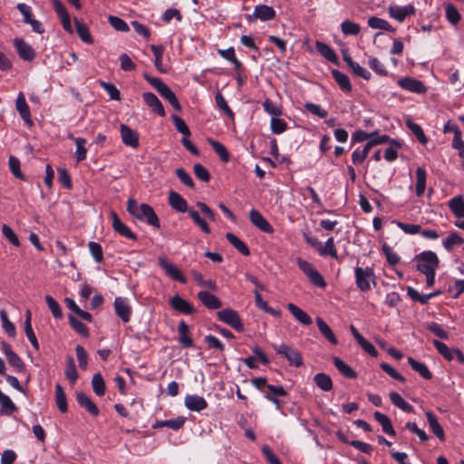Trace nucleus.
<instances>
[{"mask_svg":"<svg viewBox=\"0 0 464 464\" xmlns=\"http://www.w3.org/2000/svg\"><path fill=\"white\" fill-rule=\"evenodd\" d=\"M149 82L161 97L166 99L176 111H181V106L175 93L160 79L147 76Z\"/></svg>","mask_w":464,"mask_h":464,"instance_id":"f257e3e1","label":"nucleus"},{"mask_svg":"<svg viewBox=\"0 0 464 464\" xmlns=\"http://www.w3.org/2000/svg\"><path fill=\"white\" fill-rule=\"evenodd\" d=\"M273 348L277 354L285 357L291 366L301 367L304 364L303 356L296 349L285 343L273 344Z\"/></svg>","mask_w":464,"mask_h":464,"instance_id":"f03ea898","label":"nucleus"},{"mask_svg":"<svg viewBox=\"0 0 464 464\" xmlns=\"http://www.w3.org/2000/svg\"><path fill=\"white\" fill-rule=\"evenodd\" d=\"M354 272L356 285L361 291L367 292L371 289L372 283L375 285V276L372 268L357 266Z\"/></svg>","mask_w":464,"mask_h":464,"instance_id":"7ed1b4c3","label":"nucleus"},{"mask_svg":"<svg viewBox=\"0 0 464 464\" xmlns=\"http://www.w3.org/2000/svg\"><path fill=\"white\" fill-rule=\"evenodd\" d=\"M218 318L237 332L244 331V324L237 311L227 308L217 313Z\"/></svg>","mask_w":464,"mask_h":464,"instance_id":"20e7f679","label":"nucleus"},{"mask_svg":"<svg viewBox=\"0 0 464 464\" xmlns=\"http://www.w3.org/2000/svg\"><path fill=\"white\" fill-rule=\"evenodd\" d=\"M298 266L314 286L319 288L326 287L327 284L323 276L312 266L311 263H298Z\"/></svg>","mask_w":464,"mask_h":464,"instance_id":"39448f33","label":"nucleus"},{"mask_svg":"<svg viewBox=\"0 0 464 464\" xmlns=\"http://www.w3.org/2000/svg\"><path fill=\"white\" fill-rule=\"evenodd\" d=\"M398 85L406 91L418 94H422L427 92V87L421 81L411 77L401 78L398 81Z\"/></svg>","mask_w":464,"mask_h":464,"instance_id":"423d86ee","label":"nucleus"},{"mask_svg":"<svg viewBox=\"0 0 464 464\" xmlns=\"http://www.w3.org/2000/svg\"><path fill=\"white\" fill-rule=\"evenodd\" d=\"M111 227L115 232L128 239H135V234L118 217L114 210L110 211Z\"/></svg>","mask_w":464,"mask_h":464,"instance_id":"0eeeda50","label":"nucleus"},{"mask_svg":"<svg viewBox=\"0 0 464 464\" xmlns=\"http://www.w3.org/2000/svg\"><path fill=\"white\" fill-rule=\"evenodd\" d=\"M276 17V11L273 7L266 5H258L255 7L253 14L247 15L248 21L259 19L263 22L272 20Z\"/></svg>","mask_w":464,"mask_h":464,"instance_id":"6e6552de","label":"nucleus"},{"mask_svg":"<svg viewBox=\"0 0 464 464\" xmlns=\"http://www.w3.org/2000/svg\"><path fill=\"white\" fill-rule=\"evenodd\" d=\"M388 12L392 18L401 23L407 16L414 14L416 9L412 5H408L405 6L391 5L388 8Z\"/></svg>","mask_w":464,"mask_h":464,"instance_id":"1a4fd4ad","label":"nucleus"},{"mask_svg":"<svg viewBox=\"0 0 464 464\" xmlns=\"http://www.w3.org/2000/svg\"><path fill=\"white\" fill-rule=\"evenodd\" d=\"M169 304L179 314H192L195 312L193 305L179 295H175L169 299Z\"/></svg>","mask_w":464,"mask_h":464,"instance_id":"9d476101","label":"nucleus"},{"mask_svg":"<svg viewBox=\"0 0 464 464\" xmlns=\"http://www.w3.org/2000/svg\"><path fill=\"white\" fill-rule=\"evenodd\" d=\"M52 3L61 20L63 29L69 33H72L70 15L63 4L60 0H52Z\"/></svg>","mask_w":464,"mask_h":464,"instance_id":"9b49d317","label":"nucleus"},{"mask_svg":"<svg viewBox=\"0 0 464 464\" xmlns=\"http://www.w3.org/2000/svg\"><path fill=\"white\" fill-rule=\"evenodd\" d=\"M76 401L78 404L84 408L92 416H98L99 415V409L95 405V403L92 401L90 396H88L83 392H77L75 394Z\"/></svg>","mask_w":464,"mask_h":464,"instance_id":"f8f14e48","label":"nucleus"},{"mask_svg":"<svg viewBox=\"0 0 464 464\" xmlns=\"http://www.w3.org/2000/svg\"><path fill=\"white\" fill-rule=\"evenodd\" d=\"M14 44L21 59L24 61H32L34 59V50L23 39L15 38Z\"/></svg>","mask_w":464,"mask_h":464,"instance_id":"ddd939ff","label":"nucleus"},{"mask_svg":"<svg viewBox=\"0 0 464 464\" xmlns=\"http://www.w3.org/2000/svg\"><path fill=\"white\" fill-rule=\"evenodd\" d=\"M249 218L251 223L263 232L271 233L273 231L272 226L256 209H252L249 212Z\"/></svg>","mask_w":464,"mask_h":464,"instance_id":"4468645a","label":"nucleus"},{"mask_svg":"<svg viewBox=\"0 0 464 464\" xmlns=\"http://www.w3.org/2000/svg\"><path fill=\"white\" fill-rule=\"evenodd\" d=\"M114 309L116 314L125 323L129 322L130 317V307L128 300L123 297H116L114 301Z\"/></svg>","mask_w":464,"mask_h":464,"instance_id":"2eb2a0df","label":"nucleus"},{"mask_svg":"<svg viewBox=\"0 0 464 464\" xmlns=\"http://www.w3.org/2000/svg\"><path fill=\"white\" fill-rule=\"evenodd\" d=\"M199 301L210 310L219 309L222 306V302L214 295L208 291H200L198 293Z\"/></svg>","mask_w":464,"mask_h":464,"instance_id":"dca6fc26","label":"nucleus"},{"mask_svg":"<svg viewBox=\"0 0 464 464\" xmlns=\"http://www.w3.org/2000/svg\"><path fill=\"white\" fill-rule=\"evenodd\" d=\"M184 403L191 411H201L208 407L207 401L198 395H187Z\"/></svg>","mask_w":464,"mask_h":464,"instance_id":"f3484780","label":"nucleus"},{"mask_svg":"<svg viewBox=\"0 0 464 464\" xmlns=\"http://www.w3.org/2000/svg\"><path fill=\"white\" fill-rule=\"evenodd\" d=\"M425 415L430 430L440 441H444L446 440L445 432L439 423L437 416L431 411H426Z\"/></svg>","mask_w":464,"mask_h":464,"instance_id":"a211bd4d","label":"nucleus"},{"mask_svg":"<svg viewBox=\"0 0 464 464\" xmlns=\"http://www.w3.org/2000/svg\"><path fill=\"white\" fill-rule=\"evenodd\" d=\"M15 108L19 112L21 118L25 121V123H27L28 125H32L33 122L31 120L30 109L23 92H20L17 96L15 102Z\"/></svg>","mask_w":464,"mask_h":464,"instance_id":"6ab92c4d","label":"nucleus"},{"mask_svg":"<svg viewBox=\"0 0 464 464\" xmlns=\"http://www.w3.org/2000/svg\"><path fill=\"white\" fill-rule=\"evenodd\" d=\"M439 263H417V270L426 276L428 286H432L435 282V270Z\"/></svg>","mask_w":464,"mask_h":464,"instance_id":"aec40b11","label":"nucleus"},{"mask_svg":"<svg viewBox=\"0 0 464 464\" xmlns=\"http://www.w3.org/2000/svg\"><path fill=\"white\" fill-rule=\"evenodd\" d=\"M127 211L134 218L143 221L145 218V203H139L134 198H129Z\"/></svg>","mask_w":464,"mask_h":464,"instance_id":"412c9836","label":"nucleus"},{"mask_svg":"<svg viewBox=\"0 0 464 464\" xmlns=\"http://www.w3.org/2000/svg\"><path fill=\"white\" fill-rule=\"evenodd\" d=\"M253 353L256 356H249L245 359H243L244 363L249 368V369H256L257 368V365L256 363V358L260 361L261 363L264 365H266L269 363V360L266 353L258 347L255 346L253 348Z\"/></svg>","mask_w":464,"mask_h":464,"instance_id":"4be33fe9","label":"nucleus"},{"mask_svg":"<svg viewBox=\"0 0 464 464\" xmlns=\"http://www.w3.org/2000/svg\"><path fill=\"white\" fill-rule=\"evenodd\" d=\"M166 275L174 281L186 284L187 279L182 272L173 263H160Z\"/></svg>","mask_w":464,"mask_h":464,"instance_id":"5701e85b","label":"nucleus"},{"mask_svg":"<svg viewBox=\"0 0 464 464\" xmlns=\"http://www.w3.org/2000/svg\"><path fill=\"white\" fill-rule=\"evenodd\" d=\"M179 332V342L184 348H189L193 346V340L189 336V328L185 321L181 320L178 325Z\"/></svg>","mask_w":464,"mask_h":464,"instance_id":"b1692460","label":"nucleus"},{"mask_svg":"<svg viewBox=\"0 0 464 464\" xmlns=\"http://www.w3.org/2000/svg\"><path fill=\"white\" fill-rule=\"evenodd\" d=\"M287 309L289 312L293 314V316L302 324L304 325H310L313 323V320L311 316L305 313L304 310H302L297 305L289 303L287 304Z\"/></svg>","mask_w":464,"mask_h":464,"instance_id":"393cba45","label":"nucleus"},{"mask_svg":"<svg viewBox=\"0 0 464 464\" xmlns=\"http://www.w3.org/2000/svg\"><path fill=\"white\" fill-rule=\"evenodd\" d=\"M169 204L179 212L184 213L188 210L187 201L176 191H169Z\"/></svg>","mask_w":464,"mask_h":464,"instance_id":"a878e982","label":"nucleus"},{"mask_svg":"<svg viewBox=\"0 0 464 464\" xmlns=\"http://www.w3.org/2000/svg\"><path fill=\"white\" fill-rule=\"evenodd\" d=\"M333 362L336 369L342 373L345 378L348 379H355L357 377V373L354 370H353L345 362H343L339 357H333Z\"/></svg>","mask_w":464,"mask_h":464,"instance_id":"bb28decb","label":"nucleus"},{"mask_svg":"<svg viewBox=\"0 0 464 464\" xmlns=\"http://www.w3.org/2000/svg\"><path fill=\"white\" fill-rule=\"evenodd\" d=\"M121 135L124 144L137 147L138 146V135L130 127L126 125H121Z\"/></svg>","mask_w":464,"mask_h":464,"instance_id":"cd10ccee","label":"nucleus"},{"mask_svg":"<svg viewBox=\"0 0 464 464\" xmlns=\"http://www.w3.org/2000/svg\"><path fill=\"white\" fill-rule=\"evenodd\" d=\"M150 49L153 53V56H154L153 62H154V65H155L156 69L161 73L167 72L168 69L162 63V55L164 53V47L162 45H154L153 44L150 46Z\"/></svg>","mask_w":464,"mask_h":464,"instance_id":"c85d7f7f","label":"nucleus"},{"mask_svg":"<svg viewBox=\"0 0 464 464\" xmlns=\"http://www.w3.org/2000/svg\"><path fill=\"white\" fill-rule=\"evenodd\" d=\"M373 417L382 425L384 433L391 436L396 435L395 430L393 429L392 421L388 416L380 411H375L373 413Z\"/></svg>","mask_w":464,"mask_h":464,"instance_id":"c756f323","label":"nucleus"},{"mask_svg":"<svg viewBox=\"0 0 464 464\" xmlns=\"http://www.w3.org/2000/svg\"><path fill=\"white\" fill-rule=\"evenodd\" d=\"M408 362L411 367L417 372L423 379L430 380L432 379V373L427 367V365L423 362H418L412 357H408Z\"/></svg>","mask_w":464,"mask_h":464,"instance_id":"7c9ffc66","label":"nucleus"},{"mask_svg":"<svg viewBox=\"0 0 464 464\" xmlns=\"http://www.w3.org/2000/svg\"><path fill=\"white\" fill-rule=\"evenodd\" d=\"M0 404H1V410L0 414L2 415H11L14 411H17V407L15 404L12 401L9 396L5 394L0 390Z\"/></svg>","mask_w":464,"mask_h":464,"instance_id":"2f4dec72","label":"nucleus"},{"mask_svg":"<svg viewBox=\"0 0 464 464\" xmlns=\"http://www.w3.org/2000/svg\"><path fill=\"white\" fill-rule=\"evenodd\" d=\"M68 137L73 140L76 144L75 157L77 161L84 160L87 157L86 140L82 137H73L72 134H70Z\"/></svg>","mask_w":464,"mask_h":464,"instance_id":"473e14b6","label":"nucleus"},{"mask_svg":"<svg viewBox=\"0 0 464 464\" xmlns=\"http://www.w3.org/2000/svg\"><path fill=\"white\" fill-rule=\"evenodd\" d=\"M448 206L457 218H464V199L462 196H456L450 199Z\"/></svg>","mask_w":464,"mask_h":464,"instance_id":"72a5a7b5","label":"nucleus"},{"mask_svg":"<svg viewBox=\"0 0 464 464\" xmlns=\"http://www.w3.org/2000/svg\"><path fill=\"white\" fill-rule=\"evenodd\" d=\"M313 380L315 385L324 392H330L333 389V381L326 373H317Z\"/></svg>","mask_w":464,"mask_h":464,"instance_id":"f704fd0d","label":"nucleus"},{"mask_svg":"<svg viewBox=\"0 0 464 464\" xmlns=\"http://www.w3.org/2000/svg\"><path fill=\"white\" fill-rule=\"evenodd\" d=\"M316 324L320 333L326 338L332 344H337L338 340L330 326L321 317L316 318Z\"/></svg>","mask_w":464,"mask_h":464,"instance_id":"c9c22d12","label":"nucleus"},{"mask_svg":"<svg viewBox=\"0 0 464 464\" xmlns=\"http://www.w3.org/2000/svg\"><path fill=\"white\" fill-rule=\"evenodd\" d=\"M316 50L320 54L331 63H337L338 59L334 51L326 44L317 41L315 43Z\"/></svg>","mask_w":464,"mask_h":464,"instance_id":"e433bc0d","label":"nucleus"},{"mask_svg":"<svg viewBox=\"0 0 464 464\" xmlns=\"http://www.w3.org/2000/svg\"><path fill=\"white\" fill-rule=\"evenodd\" d=\"M427 173L424 168L418 167L416 169V195L421 197L426 189Z\"/></svg>","mask_w":464,"mask_h":464,"instance_id":"4c0bfd02","label":"nucleus"},{"mask_svg":"<svg viewBox=\"0 0 464 464\" xmlns=\"http://www.w3.org/2000/svg\"><path fill=\"white\" fill-rule=\"evenodd\" d=\"M55 403L59 411L63 413L67 412V400L65 392L60 383L55 384Z\"/></svg>","mask_w":464,"mask_h":464,"instance_id":"58836bf2","label":"nucleus"},{"mask_svg":"<svg viewBox=\"0 0 464 464\" xmlns=\"http://www.w3.org/2000/svg\"><path fill=\"white\" fill-rule=\"evenodd\" d=\"M332 75L335 82H337V84L339 85V87L343 92L352 91V84L350 82L349 77L345 73L334 69L332 70Z\"/></svg>","mask_w":464,"mask_h":464,"instance_id":"ea45409f","label":"nucleus"},{"mask_svg":"<svg viewBox=\"0 0 464 464\" xmlns=\"http://www.w3.org/2000/svg\"><path fill=\"white\" fill-rule=\"evenodd\" d=\"M226 238L243 256H247L249 255L250 252L246 245L236 235L233 233H227Z\"/></svg>","mask_w":464,"mask_h":464,"instance_id":"a19ab883","label":"nucleus"},{"mask_svg":"<svg viewBox=\"0 0 464 464\" xmlns=\"http://www.w3.org/2000/svg\"><path fill=\"white\" fill-rule=\"evenodd\" d=\"M390 399L393 405L405 412H412L413 407L408 403L398 392H391Z\"/></svg>","mask_w":464,"mask_h":464,"instance_id":"79ce46f5","label":"nucleus"},{"mask_svg":"<svg viewBox=\"0 0 464 464\" xmlns=\"http://www.w3.org/2000/svg\"><path fill=\"white\" fill-rule=\"evenodd\" d=\"M208 142L223 162L229 160V153L222 143L213 139H208Z\"/></svg>","mask_w":464,"mask_h":464,"instance_id":"37998d69","label":"nucleus"},{"mask_svg":"<svg viewBox=\"0 0 464 464\" xmlns=\"http://www.w3.org/2000/svg\"><path fill=\"white\" fill-rule=\"evenodd\" d=\"M368 25L372 29H380L389 32L395 31V29L389 24L388 21L376 16H372L368 19Z\"/></svg>","mask_w":464,"mask_h":464,"instance_id":"c03bdc74","label":"nucleus"},{"mask_svg":"<svg viewBox=\"0 0 464 464\" xmlns=\"http://www.w3.org/2000/svg\"><path fill=\"white\" fill-rule=\"evenodd\" d=\"M147 106L150 107L160 116H165V110L161 102L151 92H147Z\"/></svg>","mask_w":464,"mask_h":464,"instance_id":"a18cd8bd","label":"nucleus"},{"mask_svg":"<svg viewBox=\"0 0 464 464\" xmlns=\"http://www.w3.org/2000/svg\"><path fill=\"white\" fill-rule=\"evenodd\" d=\"M75 27L76 32L82 42L86 44L93 43V39L90 34L89 28L84 23L75 19Z\"/></svg>","mask_w":464,"mask_h":464,"instance_id":"49530a36","label":"nucleus"},{"mask_svg":"<svg viewBox=\"0 0 464 464\" xmlns=\"http://www.w3.org/2000/svg\"><path fill=\"white\" fill-rule=\"evenodd\" d=\"M322 256H330L332 258H337V253L334 245V238L329 237L324 245L321 243L317 249Z\"/></svg>","mask_w":464,"mask_h":464,"instance_id":"de8ad7c7","label":"nucleus"},{"mask_svg":"<svg viewBox=\"0 0 464 464\" xmlns=\"http://www.w3.org/2000/svg\"><path fill=\"white\" fill-rule=\"evenodd\" d=\"M0 320L5 333L10 337H14L16 334L15 326L8 319L7 313L5 310L0 311Z\"/></svg>","mask_w":464,"mask_h":464,"instance_id":"09e8293b","label":"nucleus"},{"mask_svg":"<svg viewBox=\"0 0 464 464\" xmlns=\"http://www.w3.org/2000/svg\"><path fill=\"white\" fill-rule=\"evenodd\" d=\"M92 386L97 396H102L105 393V382L100 372L95 373L92 379Z\"/></svg>","mask_w":464,"mask_h":464,"instance_id":"8fccbe9b","label":"nucleus"},{"mask_svg":"<svg viewBox=\"0 0 464 464\" xmlns=\"http://www.w3.org/2000/svg\"><path fill=\"white\" fill-rule=\"evenodd\" d=\"M70 325L72 327V329L81 334L83 337H89L90 333L88 327L80 322L78 319H76L73 315L69 314L68 315Z\"/></svg>","mask_w":464,"mask_h":464,"instance_id":"3c124183","label":"nucleus"},{"mask_svg":"<svg viewBox=\"0 0 464 464\" xmlns=\"http://www.w3.org/2000/svg\"><path fill=\"white\" fill-rule=\"evenodd\" d=\"M433 345L436 347L438 353L443 356L447 361L453 360V348H450L444 343L439 340H433Z\"/></svg>","mask_w":464,"mask_h":464,"instance_id":"603ef678","label":"nucleus"},{"mask_svg":"<svg viewBox=\"0 0 464 464\" xmlns=\"http://www.w3.org/2000/svg\"><path fill=\"white\" fill-rule=\"evenodd\" d=\"M64 374L71 383H74L78 379L77 369L72 356L67 357V365Z\"/></svg>","mask_w":464,"mask_h":464,"instance_id":"864d4df0","label":"nucleus"},{"mask_svg":"<svg viewBox=\"0 0 464 464\" xmlns=\"http://www.w3.org/2000/svg\"><path fill=\"white\" fill-rule=\"evenodd\" d=\"M372 148V143L368 141L362 151H360L359 150H355L352 154V160L353 164L362 163L367 158L369 151Z\"/></svg>","mask_w":464,"mask_h":464,"instance_id":"5fc2aeb1","label":"nucleus"},{"mask_svg":"<svg viewBox=\"0 0 464 464\" xmlns=\"http://www.w3.org/2000/svg\"><path fill=\"white\" fill-rule=\"evenodd\" d=\"M341 28L343 34L345 35H357L361 31L360 25L350 20L343 21L341 24Z\"/></svg>","mask_w":464,"mask_h":464,"instance_id":"6e6d98bb","label":"nucleus"},{"mask_svg":"<svg viewBox=\"0 0 464 464\" xmlns=\"http://www.w3.org/2000/svg\"><path fill=\"white\" fill-rule=\"evenodd\" d=\"M215 100H216V103H217V106L218 107V109L223 111L224 113L227 116H228L231 120H234L235 114L232 111V110L229 108L227 101L225 100L224 96L220 92H218L216 94Z\"/></svg>","mask_w":464,"mask_h":464,"instance_id":"4d7b16f0","label":"nucleus"},{"mask_svg":"<svg viewBox=\"0 0 464 464\" xmlns=\"http://www.w3.org/2000/svg\"><path fill=\"white\" fill-rule=\"evenodd\" d=\"M188 216L192 218V220L197 224L203 232L209 234L210 233V227L206 222L205 219L201 218L198 212L190 208L188 210Z\"/></svg>","mask_w":464,"mask_h":464,"instance_id":"13d9d810","label":"nucleus"},{"mask_svg":"<svg viewBox=\"0 0 464 464\" xmlns=\"http://www.w3.org/2000/svg\"><path fill=\"white\" fill-rule=\"evenodd\" d=\"M8 165H9L10 171L16 179H19L22 180L25 179L24 175L20 170V160L16 157L10 156L9 160H8Z\"/></svg>","mask_w":464,"mask_h":464,"instance_id":"bf43d9fd","label":"nucleus"},{"mask_svg":"<svg viewBox=\"0 0 464 464\" xmlns=\"http://www.w3.org/2000/svg\"><path fill=\"white\" fill-rule=\"evenodd\" d=\"M406 125L411 130V132L417 137V139L419 140V141L420 143H422V144L427 143L428 139L425 136L421 127L419 124H417L411 121H407Z\"/></svg>","mask_w":464,"mask_h":464,"instance_id":"052dcab7","label":"nucleus"},{"mask_svg":"<svg viewBox=\"0 0 464 464\" xmlns=\"http://www.w3.org/2000/svg\"><path fill=\"white\" fill-rule=\"evenodd\" d=\"M446 18L450 24L456 25L460 21L461 16L458 9L450 4L446 6Z\"/></svg>","mask_w":464,"mask_h":464,"instance_id":"680f3d73","label":"nucleus"},{"mask_svg":"<svg viewBox=\"0 0 464 464\" xmlns=\"http://www.w3.org/2000/svg\"><path fill=\"white\" fill-rule=\"evenodd\" d=\"M100 85L109 94V96L111 100H114V101L121 100L120 91L117 89V87L113 83L102 81V82H100Z\"/></svg>","mask_w":464,"mask_h":464,"instance_id":"e2e57ef3","label":"nucleus"},{"mask_svg":"<svg viewBox=\"0 0 464 464\" xmlns=\"http://www.w3.org/2000/svg\"><path fill=\"white\" fill-rule=\"evenodd\" d=\"M110 24L117 31L120 32H127L129 31V25L127 23L121 18L114 15H110L108 17Z\"/></svg>","mask_w":464,"mask_h":464,"instance_id":"0e129e2a","label":"nucleus"},{"mask_svg":"<svg viewBox=\"0 0 464 464\" xmlns=\"http://www.w3.org/2000/svg\"><path fill=\"white\" fill-rule=\"evenodd\" d=\"M172 121L176 130L180 132L183 136H190V130L183 119L177 115H172Z\"/></svg>","mask_w":464,"mask_h":464,"instance_id":"69168bd1","label":"nucleus"},{"mask_svg":"<svg viewBox=\"0 0 464 464\" xmlns=\"http://www.w3.org/2000/svg\"><path fill=\"white\" fill-rule=\"evenodd\" d=\"M287 128L285 121L280 118L273 117L271 119V130L274 134H281Z\"/></svg>","mask_w":464,"mask_h":464,"instance_id":"338daca9","label":"nucleus"},{"mask_svg":"<svg viewBox=\"0 0 464 464\" xmlns=\"http://www.w3.org/2000/svg\"><path fill=\"white\" fill-rule=\"evenodd\" d=\"M261 450L266 460L269 464H282L281 460L276 456V454L267 445L262 446Z\"/></svg>","mask_w":464,"mask_h":464,"instance_id":"774afa93","label":"nucleus"}]
</instances>
